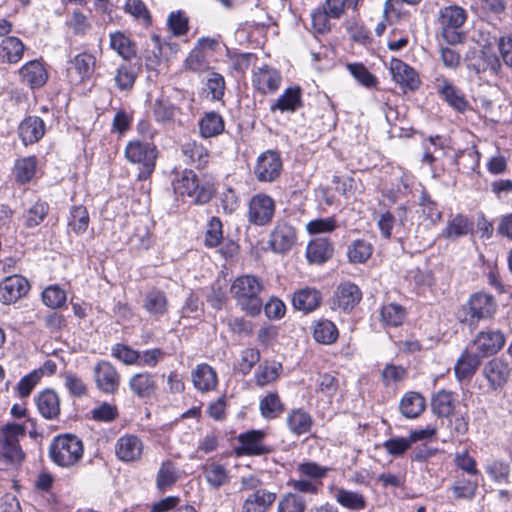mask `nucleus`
<instances>
[{"label":"nucleus","instance_id":"3","mask_svg":"<svg viewBox=\"0 0 512 512\" xmlns=\"http://www.w3.org/2000/svg\"><path fill=\"white\" fill-rule=\"evenodd\" d=\"M84 446L82 441L73 434L56 436L49 446L51 461L62 468L76 466L82 459Z\"/></svg>","mask_w":512,"mask_h":512},{"label":"nucleus","instance_id":"29","mask_svg":"<svg viewBox=\"0 0 512 512\" xmlns=\"http://www.w3.org/2000/svg\"><path fill=\"white\" fill-rule=\"evenodd\" d=\"M333 255V246L327 238H315L311 240L306 249L309 262L321 264Z\"/></svg>","mask_w":512,"mask_h":512},{"label":"nucleus","instance_id":"10","mask_svg":"<svg viewBox=\"0 0 512 512\" xmlns=\"http://www.w3.org/2000/svg\"><path fill=\"white\" fill-rule=\"evenodd\" d=\"M282 160L280 155L267 150L258 156L254 167V175L260 182H273L281 174Z\"/></svg>","mask_w":512,"mask_h":512},{"label":"nucleus","instance_id":"13","mask_svg":"<svg viewBox=\"0 0 512 512\" xmlns=\"http://www.w3.org/2000/svg\"><path fill=\"white\" fill-rule=\"evenodd\" d=\"M94 378L98 389L106 394H114L120 384L116 368L107 361H100L94 367Z\"/></svg>","mask_w":512,"mask_h":512},{"label":"nucleus","instance_id":"6","mask_svg":"<svg viewBox=\"0 0 512 512\" xmlns=\"http://www.w3.org/2000/svg\"><path fill=\"white\" fill-rule=\"evenodd\" d=\"M497 310V304L494 297L484 292L473 294L466 305L458 312V318L461 322L475 327L482 319H488L494 316Z\"/></svg>","mask_w":512,"mask_h":512},{"label":"nucleus","instance_id":"47","mask_svg":"<svg viewBox=\"0 0 512 512\" xmlns=\"http://www.w3.org/2000/svg\"><path fill=\"white\" fill-rule=\"evenodd\" d=\"M110 47L125 60H129L136 55L134 44L122 32L110 34Z\"/></svg>","mask_w":512,"mask_h":512},{"label":"nucleus","instance_id":"42","mask_svg":"<svg viewBox=\"0 0 512 512\" xmlns=\"http://www.w3.org/2000/svg\"><path fill=\"white\" fill-rule=\"evenodd\" d=\"M338 329L336 325L327 319H321L313 324V338L316 342L330 345L338 338Z\"/></svg>","mask_w":512,"mask_h":512},{"label":"nucleus","instance_id":"31","mask_svg":"<svg viewBox=\"0 0 512 512\" xmlns=\"http://www.w3.org/2000/svg\"><path fill=\"white\" fill-rule=\"evenodd\" d=\"M426 406L424 397L418 392H407L401 399L399 409L401 414L408 418L414 419L419 417Z\"/></svg>","mask_w":512,"mask_h":512},{"label":"nucleus","instance_id":"46","mask_svg":"<svg viewBox=\"0 0 512 512\" xmlns=\"http://www.w3.org/2000/svg\"><path fill=\"white\" fill-rule=\"evenodd\" d=\"M178 480V471L174 463L170 460L164 461L157 473L156 487L160 492H165L171 488Z\"/></svg>","mask_w":512,"mask_h":512},{"label":"nucleus","instance_id":"26","mask_svg":"<svg viewBox=\"0 0 512 512\" xmlns=\"http://www.w3.org/2000/svg\"><path fill=\"white\" fill-rule=\"evenodd\" d=\"M157 387L154 375L148 372L137 373L129 380V388L139 398L152 397Z\"/></svg>","mask_w":512,"mask_h":512},{"label":"nucleus","instance_id":"54","mask_svg":"<svg viewBox=\"0 0 512 512\" xmlns=\"http://www.w3.org/2000/svg\"><path fill=\"white\" fill-rule=\"evenodd\" d=\"M205 90L207 91V97H210L213 101H220L225 93V79L224 77L216 72H212L208 75Z\"/></svg>","mask_w":512,"mask_h":512},{"label":"nucleus","instance_id":"61","mask_svg":"<svg viewBox=\"0 0 512 512\" xmlns=\"http://www.w3.org/2000/svg\"><path fill=\"white\" fill-rule=\"evenodd\" d=\"M357 4L358 0H326L323 6L330 14V17L339 19L347 10H355Z\"/></svg>","mask_w":512,"mask_h":512},{"label":"nucleus","instance_id":"30","mask_svg":"<svg viewBox=\"0 0 512 512\" xmlns=\"http://www.w3.org/2000/svg\"><path fill=\"white\" fill-rule=\"evenodd\" d=\"M481 357L469 346L462 353L455 365V375L459 381L470 378L476 371Z\"/></svg>","mask_w":512,"mask_h":512},{"label":"nucleus","instance_id":"11","mask_svg":"<svg viewBox=\"0 0 512 512\" xmlns=\"http://www.w3.org/2000/svg\"><path fill=\"white\" fill-rule=\"evenodd\" d=\"M252 86L260 94H273L281 84L282 77L278 70L268 65H262L253 69Z\"/></svg>","mask_w":512,"mask_h":512},{"label":"nucleus","instance_id":"49","mask_svg":"<svg viewBox=\"0 0 512 512\" xmlns=\"http://www.w3.org/2000/svg\"><path fill=\"white\" fill-rule=\"evenodd\" d=\"M136 78L135 68L131 64L125 63L117 68L114 81L120 91H129L133 88Z\"/></svg>","mask_w":512,"mask_h":512},{"label":"nucleus","instance_id":"64","mask_svg":"<svg viewBox=\"0 0 512 512\" xmlns=\"http://www.w3.org/2000/svg\"><path fill=\"white\" fill-rule=\"evenodd\" d=\"M338 228V223L336 218L327 217V218H318L309 221L306 224V230L309 234H322V233H331Z\"/></svg>","mask_w":512,"mask_h":512},{"label":"nucleus","instance_id":"18","mask_svg":"<svg viewBox=\"0 0 512 512\" xmlns=\"http://www.w3.org/2000/svg\"><path fill=\"white\" fill-rule=\"evenodd\" d=\"M483 375L491 389L497 390L504 386L510 375L508 364L501 358L488 361L483 368Z\"/></svg>","mask_w":512,"mask_h":512},{"label":"nucleus","instance_id":"50","mask_svg":"<svg viewBox=\"0 0 512 512\" xmlns=\"http://www.w3.org/2000/svg\"><path fill=\"white\" fill-rule=\"evenodd\" d=\"M478 480L473 478H458L452 485L451 490L456 499L472 500L476 496Z\"/></svg>","mask_w":512,"mask_h":512},{"label":"nucleus","instance_id":"60","mask_svg":"<svg viewBox=\"0 0 512 512\" xmlns=\"http://www.w3.org/2000/svg\"><path fill=\"white\" fill-rule=\"evenodd\" d=\"M486 473L489 477L498 483L509 481L510 466L507 462L501 460H493L485 466Z\"/></svg>","mask_w":512,"mask_h":512},{"label":"nucleus","instance_id":"15","mask_svg":"<svg viewBox=\"0 0 512 512\" xmlns=\"http://www.w3.org/2000/svg\"><path fill=\"white\" fill-rule=\"evenodd\" d=\"M144 445L142 440L132 434L121 436L115 445V453L123 462L138 461L143 454Z\"/></svg>","mask_w":512,"mask_h":512},{"label":"nucleus","instance_id":"56","mask_svg":"<svg viewBox=\"0 0 512 512\" xmlns=\"http://www.w3.org/2000/svg\"><path fill=\"white\" fill-rule=\"evenodd\" d=\"M347 69L355 80L366 88H373L377 85V78L363 64H348Z\"/></svg>","mask_w":512,"mask_h":512},{"label":"nucleus","instance_id":"4","mask_svg":"<svg viewBox=\"0 0 512 512\" xmlns=\"http://www.w3.org/2000/svg\"><path fill=\"white\" fill-rule=\"evenodd\" d=\"M263 482L255 475L244 476L240 480V491H252L244 500L242 512H266L275 502L277 493L264 489Z\"/></svg>","mask_w":512,"mask_h":512},{"label":"nucleus","instance_id":"51","mask_svg":"<svg viewBox=\"0 0 512 512\" xmlns=\"http://www.w3.org/2000/svg\"><path fill=\"white\" fill-rule=\"evenodd\" d=\"M282 371V365L278 362L263 363L259 365L255 373V382L258 386L264 387L275 381Z\"/></svg>","mask_w":512,"mask_h":512},{"label":"nucleus","instance_id":"63","mask_svg":"<svg viewBox=\"0 0 512 512\" xmlns=\"http://www.w3.org/2000/svg\"><path fill=\"white\" fill-rule=\"evenodd\" d=\"M297 471L303 477H307L314 481H322L330 471V468L320 466L316 462L307 461L300 463L297 467Z\"/></svg>","mask_w":512,"mask_h":512},{"label":"nucleus","instance_id":"44","mask_svg":"<svg viewBox=\"0 0 512 512\" xmlns=\"http://www.w3.org/2000/svg\"><path fill=\"white\" fill-rule=\"evenodd\" d=\"M373 253V246L369 241L356 239L347 248V257L351 263H365Z\"/></svg>","mask_w":512,"mask_h":512},{"label":"nucleus","instance_id":"28","mask_svg":"<svg viewBox=\"0 0 512 512\" xmlns=\"http://www.w3.org/2000/svg\"><path fill=\"white\" fill-rule=\"evenodd\" d=\"M289 431L296 436L310 432L313 425L311 415L301 408L291 410L286 418Z\"/></svg>","mask_w":512,"mask_h":512},{"label":"nucleus","instance_id":"45","mask_svg":"<svg viewBox=\"0 0 512 512\" xmlns=\"http://www.w3.org/2000/svg\"><path fill=\"white\" fill-rule=\"evenodd\" d=\"M36 168L37 159L33 156L16 160L13 168L16 181L21 184L30 182L36 173Z\"/></svg>","mask_w":512,"mask_h":512},{"label":"nucleus","instance_id":"24","mask_svg":"<svg viewBox=\"0 0 512 512\" xmlns=\"http://www.w3.org/2000/svg\"><path fill=\"white\" fill-rule=\"evenodd\" d=\"M302 105V93L298 86L288 87L270 106V111L295 112Z\"/></svg>","mask_w":512,"mask_h":512},{"label":"nucleus","instance_id":"23","mask_svg":"<svg viewBox=\"0 0 512 512\" xmlns=\"http://www.w3.org/2000/svg\"><path fill=\"white\" fill-rule=\"evenodd\" d=\"M19 75L22 79V82L31 88H38L43 86L48 79L46 69L38 60L30 61L22 66L19 70Z\"/></svg>","mask_w":512,"mask_h":512},{"label":"nucleus","instance_id":"9","mask_svg":"<svg viewBox=\"0 0 512 512\" xmlns=\"http://www.w3.org/2000/svg\"><path fill=\"white\" fill-rule=\"evenodd\" d=\"M275 213V202L267 194L254 195L248 207V220L258 226H264L271 222Z\"/></svg>","mask_w":512,"mask_h":512},{"label":"nucleus","instance_id":"20","mask_svg":"<svg viewBox=\"0 0 512 512\" xmlns=\"http://www.w3.org/2000/svg\"><path fill=\"white\" fill-rule=\"evenodd\" d=\"M390 72L394 81L403 88H408L410 90L418 88L419 79L415 70L400 59L391 60Z\"/></svg>","mask_w":512,"mask_h":512},{"label":"nucleus","instance_id":"37","mask_svg":"<svg viewBox=\"0 0 512 512\" xmlns=\"http://www.w3.org/2000/svg\"><path fill=\"white\" fill-rule=\"evenodd\" d=\"M207 483L214 489H219L230 481L227 467L217 462L207 463L203 468Z\"/></svg>","mask_w":512,"mask_h":512},{"label":"nucleus","instance_id":"17","mask_svg":"<svg viewBox=\"0 0 512 512\" xmlns=\"http://www.w3.org/2000/svg\"><path fill=\"white\" fill-rule=\"evenodd\" d=\"M296 241L295 229L286 222H278L270 235V246L276 253H285Z\"/></svg>","mask_w":512,"mask_h":512},{"label":"nucleus","instance_id":"21","mask_svg":"<svg viewBox=\"0 0 512 512\" xmlns=\"http://www.w3.org/2000/svg\"><path fill=\"white\" fill-rule=\"evenodd\" d=\"M18 133L25 145L36 143L45 134L44 121L37 116H28L20 123Z\"/></svg>","mask_w":512,"mask_h":512},{"label":"nucleus","instance_id":"43","mask_svg":"<svg viewBox=\"0 0 512 512\" xmlns=\"http://www.w3.org/2000/svg\"><path fill=\"white\" fill-rule=\"evenodd\" d=\"M96 59L92 54L83 52L76 55L70 62V70L74 69L81 81L89 79L95 70Z\"/></svg>","mask_w":512,"mask_h":512},{"label":"nucleus","instance_id":"14","mask_svg":"<svg viewBox=\"0 0 512 512\" xmlns=\"http://www.w3.org/2000/svg\"><path fill=\"white\" fill-rule=\"evenodd\" d=\"M30 289L27 279L20 275L6 277L0 283V301L11 304L24 297Z\"/></svg>","mask_w":512,"mask_h":512},{"label":"nucleus","instance_id":"7","mask_svg":"<svg viewBox=\"0 0 512 512\" xmlns=\"http://www.w3.org/2000/svg\"><path fill=\"white\" fill-rule=\"evenodd\" d=\"M467 19V12L458 5H451L440 9L439 24L442 29L443 38L450 44L460 43L463 34L459 29Z\"/></svg>","mask_w":512,"mask_h":512},{"label":"nucleus","instance_id":"27","mask_svg":"<svg viewBox=\"0 0 512 512\" xmlns=\"http://www.w3.org/2000/svg\"><path fill=\"white\" fill-rule=\"evenodd\" d=\"M321 300V293L318 290L306 287L294 293L292 303L295 309L309 313L320 305Z\"/></svg>","mask_w":512,"mask_h":512},{"label":"nucleus","instance_id":"16","mask_svg":"<svg viewBox=\"0 0 512 512\" xmlns=\"http://www.w3.org/2000/svg\"><path fill=\"white\" fill-rule=\"evenodd\" d=\"M362 299L360 288L352 282L341 283L333 296V305L343 311H351Z\"/></svg>","mask_w":512,"mask_h":512},{"label":"nucleus","instance_id":"41","mask_svg":"<svg viewBox=\"0 0 512 512\" xmlns=\"http://www.w3.org/2000/svg\"><path fill=\"white\" fill-rule=\"evenodd\" d=\"M471 228L472 223H470L468 218L462 214H457L448 221L440 236L445 239L455 240L467 235Z\"/></svg>","mask_w":512,"mask_h":512},{"label":"nucleus","instance_id":"35","mask_svg":"<svg viewBox=\"0 0 512 512\" xmlns=\"http://www.w3.org/2000/svg\"><path fill=\"white\" fill-rule=\"evenodd\" d=\"M435 87L438 93L447 101L449 105L457 110H463L466 106V101L460 95L459 90L446 78H437Z\"/></svg>","mask_w":512,"mask_h":512},{"label":"nucleus","instance_id":"8","mask_svg":"<svg viewBox=\"0 0 512 512\" xmlns=\"http://www.w3.org/2000/svg\"><path fill=\"white\" fill-rule=\"evenodd\" d=\"M174 191L182 197L190 199L191 203L203 204L212 197L211 188L201 185L197 175L192 170H184L174 182Z\"/></svg>","mask_w":512,"mask_h":512},{"label":"nucleus","instance_id":"32","mask_svg":"<svg viewBox=\"0 0 512 512\" xmlns=\"http://www.w3.org/2000/svg\"><path fill=\"white\" fill-rule=\"evenodd\" d=\"M143 308L156 319L162 317L168 311V300L165 293L160 290L149 291L144 297Z\"/></svg>","mask_w":512,"mask_h":512},{"label":"nucleus","instance_id":"22","mask_svg":"<svg viewBox=\"0 0 512 512\" xmlns=\"http://www.w3.org/2000/svg\"><path fill=\"white\" fill-rule=\"evenodd\" d=\"M191 377L194 387L201 392L212 391L218 384L215 370L206 363L197 365L192 371Z\"/></svg>","mask_w":512,"mask_h":512},{"label":"nucleus","instance_id":"59","mask_svg":"<svg viewBox=\"0 0 512 512\" xmlns=\"http://www.w3.org/2000/svg\"><path fill=\"white\" fill-rule=\"evenodd\" d=\"M49 206L45 202H35L25 214V225L28 228L38 226L46 217Z\"/></svg>","mask_w":512,"mask_h":512},{"label":"nucleus","instance_id":"39","mask_svg":"<svg viewBox=\"0 0 512 512\" xmlns=\"http://www.w3.org/2000/svg\"><path fill=\"white\" fill-rule=\"evenodd\" d=\"M456 396L446 390L438 391L432 397V410L438 417H449L455 410Z\"/></svg>","mask_w":512,"mask_h":512},{"label":"nucleus","instance_id":"36","mask_svg":"<svg viewBox=\"0 0 512 512\" xmlns=\"http://www.w3.org/2000/svg\"><path fill=\"white\" fill-rule=\"evenodd\" d=\"M225 129L222 116L214 111L207 112L199 121V132L203 138L220 135Z\"/></svg>","mask_w":512,"mask_h":512},{"label":"nucleus","instance_id":"57","mask_svg":"<svg viewBox=\"0 0 512 512\" xmlns=\"http://www.w3.org/2000/svg\"><path fill=\"white\" fill-rule=\"evenodd\" d=\"M306 503L298 494L288 493L278 502L277 512H304Z\"/></svg>","mask_w":512,"mask_h":512},{"label":"nucleus","instance_id":"52","mask_svg":"<svg viewBox=\"0 0 512 512\" xmlns=\"http://www.w3.org/2000/svg\"><path fill=\"white\" fill-rule=\"evenodd\" d=\"M123 9L144 26H149L152 22L151 14L142 0H126Z\"/></svg>","mask_w":512,"mask_h":512},{"label":"nucleus","instance_id":"58","mask_svg":"<svg viewBox=\"0 0 512 512\" xmlns=\"http://www.w3.org/2000/svg\"><path fill=\"white\" fill-rule=\"evenodd\" d=\"M185 68L195 73H202L209 68L206 55L200 48L195 47L185 59Z\"/></svg>","mask_w":512,"mask_h":512},{"label":"nucleus","instance_id":"25","mask_svg":"<svg viewBox=\"0 0 512 512\" xmlns=\"http://www.w3.org/2000/svg\"><path fill=\"white\" fill-rule=\"evenodd\" d=\"M36 405L39 413L48 420L57 419L60 414V400L56 392L46 389L36 397Z\"/></svg>","mask_w":512,"mask_h":512},{"label":"nucleus","instance_id":"40","mask_svg":"<svg viewBox=\"0 0 512 512\" xmlns=\"http://www.w3.org/2000/svg\"><path fill=\"white\" fill-rule=\"evenodd\" d=\"M90 224L88 210L83 205H74L70 208L68 217V229L76 235H82L86 232Z\"/></svg>","mask_w":512,"mask_h":512},{"label":"nucleus","instance_id":"12","mask_svg":"<svg viewBox=\"0 0 512 512\" xmlns=\"http://www.w3.org/2000/svg\"><path fill=\"white\" fill-rule=\"evenodd\" d=\"M505 344V338L499 330L480 332L469 347L481 358L496 354Z\"/></svg>","mask_w":512,"mask_h":512},{"label":"nucleus","instance_id":"5","mask_svg":"<svg viewBox=\"0 0 512 512\" xmlns=\"http://www.w3.org/2000/svg\"><path fill=\"white\" fill-rule=\"evenodd\" d=\"M126 159L138 166L139 180H146L153 173L157 159V148L152 142L130 141L125 147Z\"/></svg>","mask_w":512,"mask_h":512},{"label":"nucleus","instance_id":"62","mask_svg":"<svg viewBox=\"0 0 512 512\" xmlns=\"http://www.w3.org/2000/svg\"><path fill=\"white\" fill-rule=\"evenodd\" d=\"M43 303L53 309L62 307L66 302V293L57 285L47 287L42 292Z\"/></svg>","mask_w":512,"mask_h":512},{"label":"nucleus","instance_id":"48","mask_svg":"<svg viewBox=\"0 0 512 512\" xmlns=\"http://www.w3.org/2000/svg\"><path fill=\"white\" fill-rule=\"evenodd\" d=\"M380 315L381 321L385 325L397 327L404 322L406 318V310L399 304L388 303L383 305Z\"/></svg>","mask_w":512,"mask_h":512},{"label":"nucleus","instance_id":"53","mask_svg":"<svg viewBox=\"0 0 512 512\" xmlns=\"http://www.w3.org/2000/svg\"><path fill=\"white\" fill-rule=\"evenodd\" d=\"M26 427L19 423H8L0 430V446L17 445L19 438L25 436Z\"/></svg>","mask_w":512,"mask_h":512},{"label":"nucleus","instance_id":"1","mask_svg":"<svg viewBox=\"0 0 512 512\" xmlns=\"http://www.w3.org/2000/svg\"><path fill=\"white\" fill-rule=\"evenodd\" d=\"M194 97L188 91L174 88L170 94L162 93L155 99L152 112L155 121L162 125L174 123L181 115L183 105L191 110Z\"/></svg>","mask_w":512,"mask_h":512},{"label":"nucleus","instance_id":"38","mask_svg":"<svg viewBox=\"0 0 512 512\" xmlns=\"http://www.w3.org/2000/svg\"><path fill=\"white\" fill-rule=\"evenodd\" d=\"M25 46L14 36L5 37L0 43V58L3 62L17 63L23 56Z\"/></svg>","mask_w":512,"mask_h":512},{"label":"nucleus","instance_id":"34","mask_svg":"<svg viewBox=\"0 0 512 512\" xmlns=\"http://www.w3.org/2000/svg\"><path fill=\"white\" fill-rule=\"evenodd\" d=\"M261 416L266 420H273L284 412L285 405L277 392H269L259 401Z\"/></svg>","mask_w":512,"mask_h":512},{"label":"nucleus","instance_id":"55","mask_svg":"<svg viewBox=\"0 0 512 512\" xmlns=\"http://www.w3.org/2000/svg\"><path fill=\"white\" fill-rule=\"evenodd\" d=\"M407 376V370L402 365L387 364L382 370L381 379L386 387L396 386Z\"/></svg>","mask_w":512,"mask_h":512},{"label":"nucleus","instance_id":"33","mask_svg":"<svg viewBox=\"0 0 512 512\" xmlns=\"http://www.w3.org/2000/svg\"><path fill=\"white\" fill-rule=\"evenodd\" d=\"M334 497L342 507L352 511H361L367 506L365 496L357 491L348 490L342 487L336 488Z\"/></svg>","mask_w":512,"mask_h":512},{"label":"nucleus","instance_id":"2","mask_svg":"<svg viewBox=\"0 0 512 512\" xmlns=\"http://www.w3.org/2000/svg\"><path fill=\"white\" fill-rule=\"evenodd\" d=\"M262 288L259 278L253 275H243L234 280L230 291L241 310L255 316L261 312L263 306L260 298Z\"/></svg>","mask_w":512,"mask_h":512},{"label":"nucleus","instance_id":"19","mask_svg":"<svg viewBox=\"0 0 512 512\" xmlns=\"http://www.w3.org/2000/svg\"><path fill=\"white\" fill-rule=\"evenodd\" d=\"M265 432L261 430H251L238 436L241 447L238 449L239 455H263L269 452V449L263 444Z\"/></svg>","mask_w":512,"mask_h":512}]
</instances>
